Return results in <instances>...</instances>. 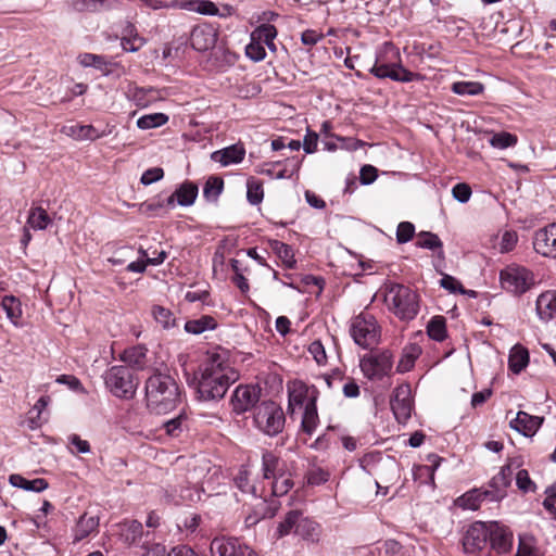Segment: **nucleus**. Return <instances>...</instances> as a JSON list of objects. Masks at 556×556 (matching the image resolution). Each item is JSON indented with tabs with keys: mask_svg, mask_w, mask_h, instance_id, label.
<instances>
[{
	"mask_svg": "<svg viewBox=\"0 0 556 556\" xmlns=\"http://www.w3.org/2000/svg\"><path fill=\"white\" fill-rule=\"evenodd\" d=\"M200 372L198 393L204 401L223 399L229 387L239 379L224 350L207 353Z\"/></svg>",
	"mask_w": 556,
	"mask_h": 556,
	"instance_id": "obj_1",
	"label": "nucleus"
},
{
	"mask_svg": "<svg viewBox=\"0 0 556 556\" xmlns=\"http://www.w3.org/2000/svg\"><path fill=\"white\" fill-rule=\"evenodd\" d=\"M180 390L176 380L166 374L155 372L146 382L148 408L155 414H166L180 402Z\"/></svg>",
	"mask_w": 556,
	"mask_h": 556,
	"instance_id": "obj_2",
	"label": "nucleus"
},
{
	"mask_svg": "<svg viewBox=\"0 0 556 556\" xmlns=\"http://www.w3.org/2000/svg\"><path fill=\"white\" fill-rule=\"evenodd\" d=\"M369 73L379 79L410 83L424 79V76L408 71L401 63L400 50L392 42H383L377 50L375 63Z\"/></svg>",
	"mask_w": 556,
	"mask_h": 556,
	"instance_id": "obj_3",
	"label": "nucleus"
},
{
	"mask_svg": "<svg viewBox=\"0 0 556 556\" xmlns=\"http://www.w3.org/2000/svg\"><path fill=\"white\" fill-rule=\"evenodd\" d=\"M383 301L390 312L402 320L414 319L419 311L418 295L404 285L389 282L381 288Z\"/></svg>",
	"mask_w": 556,
	"mask_h": 556,
	"instance_id": "obj_4",
	"label": "nucleus"
},
{
	"mask_svg": "<svg viewBox=\"0 0 556 556\" xmlns=\"http://www.w3.org/2000/svg\"><path fill=\"white\" fill-rule=\"evenodd\" d=\"M250 498L248 505L251 513L245 518L248 526L257 523L261 519L271 518L280 506L279 497L287 494L286 489H242Z\"/></svg>",
	"mask_w": 556,
	"mask_h": 556,
	"instance_id": "obj_5",
	"label": "nucleus"
},
{
	"mask_svg": "<svg viewBox=\"0 0 556 556\" xmlns=\"http://www.w3.org/2000/svg\"><path fill=\"white\" fill-rule=\"evenodd\" d=\"M285 422V413L277 403L264 401L255 406L253 424L263 433L275 437L283 430Z\"/></svg>",
	"mask_w": 556,
	"mask_h": 556,
	"instance_id": "obj_6",
	"label": "nucleus"
},
{
	"mask_svg": "<svg viewBox=\"0 0 556 556\" xmlns=\"http://www.w3.org/2000/svg\"><path fill=\"white\" fill-rule=\"evenodd\" d=\"M350 333L355 344L363 349H372L380 341L381 328L374 315L362 312L352 318Z\"/></svg>",
	"mask_w": 556,
	"mask_h": 556,
	"instance_id": "obj_7",
	"label": "nucleus"
},
{
	"mask_svg": "<svg viewBox=\"0 0 556 556\" xmlns=\"http://www.w3.org/2000/svg\"><path fill=\"white\" fill-rule=\"evenodd\" d=\"M105 387L110 392L121 399H131L137 390L138 382L132 371L123 365L110 367L103 375Z\"/></svg>",
	"mask_w": 556,
	"mask_h": 556,
	"instance_id": "obj_8",
	"label": "nucleus"
},
{
	"mask_svg": "<svg viewBox=\"0 0 556 556\" xmlns=\"http://www.w3.org/2000/svg\"><path fill=\"white\" fill-rule=\"evenodd\" d=\"M359 367L369 380H381L392 370L393 355L389 350L368 353L359 359Z\"/></svg>",
	"mask_w": 556,
	"mask_h": 556,
	"instance_id": "obj_9",
	"label": "nucleus"
},
{
	"mask_svg": "<svg viewBox=\"0 0 556 556\" xmlns=\"http://www.w3.org/2000/svg\"><path fill=\"white\" fill-rule=\"evenodd\" d=\"M501 286L513 294L526 293L534 283L532 273L523 266L511 264L500 273Z\"/></svg>",
	"mask_w": 556,
	"mask_h": 556,
	"instance_id": "obj_10",
	"label": "nucleus"
},
{
	"mask_svg": "<svg viewBox=\"0 0 556 556\" xmlns=\"http://www.w3.org/2000/svg\"><path fill=\"white\" fill-rule=\"evenodd\" d=\"M504 495L503 489H469L454 500V506L463 510H477L484 500L497 501Z\"/></svg>",
	"mask_w": 556,
	"mask_h": 556,
	"instance_id": "obj_11",
	"label": "nucleus"
},
{
	"mask_svg": "<svg viewBox=\"0 0 556 556\" xmlns=\"http://www.w3.org/2000/svg\"><path fill=\"white\" fill-rule=\"evenodd\" d=\"M262 470L265 480H271V486H276L279 479L281 486H293V482L286 476V463L273 452H265L262 456Z\"/></svg>",
	"mask_w": 556,
	"mask_h": 556,
	"instance_id": "obj_12",
	"label": "nucleus"
},
{
	"mask_svg": "<svg viewBox=\"0 0 556 556\" xmlns=\"http://www.w3.org/2000/svg\"><path fill=\"white\" fill-rule=\"evenodd\" d=\"M490 522L476 521L466 531L463 546L466 553H476L488 545L490 536Z\"/></svg>",
	"mask_w": 556,
	"mask_h": 556,
	"instance_id": "obj_13",
	"label": "nucleus"
},
{
	"mask_svg": "<svg viewBox=\"0 0 556 556\" xmlns=\"http://www.w3.org/2000/svg\"><path fill=\"white\" fill-rule=\"evenodd\" d=\"M391 409L400 424H406L410 418L413 401L409 384H401L395 388L391 399Z\"/></svg>",
	"mask_w": 556,
	"mask_h": 556,
	"instance_id": "obj_14",
	"label": "nucleus"
},
{
	"mask_svg": "<svg viewBox=\"0 0 556 556\" xmlns=\"http://www.w3.org/2000/svg\"><path fill=\"white\" fill-rule=\"evenodd\" d=\"M533 248L545 257L556 258V223H551L534 232Z\"/></svg>",
	"mask_w": 556,
	"mask_h": 556,
	"instance_id": "obj_15",
	"label": "nucleus"
},
{
	"mask_svg": "<svg viewBox=\"0 0 556 556\" xmlns=\"http://www.w3.org/2000/svg\"><path fill=\"white\" fill-rule=\"evenodd\" d=\"M260 400V389L253 386H238L231 396L232 410L237 414H243L255 408Z\"/></svg>",
	"mask_w": 556,
	"mask_h": 556,
	"instance_id": "obj_16",
	"label": "nucleus"
},
{
	"mask_svg": "<svg viewBox=\"0 0 556 556\" xmlns=\"http://www.w3.org/2000/svg\"><path fill=\"white\" fill-rule=\"evenodd\" d=\"M213 556H256L255 553L237 539L215 538L211 543Z\"/></svg>",
	"mask_w": 556,
	"mask_h": 556,
	"instance_id": "obj_17",
	"label": "nucleus"
},
{
	"mask_svg": "<svg viewBox=\"0 0 556 556\" xmlns=\"http://www.w3.org/2000/svg\"><path fill=\"white\" fill-rule=\"evenodd\" d=\"M217 29L211 24H200L192 28L190 45L197 51L213 49L217 41Z\"/></svg>",
	"mask_w": 556,
	"mask_h": 556,
	"instance_id": "obj_18",
	"label": "nucleus"
},
{
	"mask_svg": "<svg viewBox=\"0 0 556 556\" xmlns=\"http://www.w3.org/2000/svg\"><path fill=\"white\" fill-rule=\"evenodd\" d=\"M489 544L491 549L498 555L510 552L513 547V533L505 527L496 521H491L490 525Z\"/></svg>",
	"mask_w": 556,
	"mask_h": 556,
	"instance_id": "obj_19",
	"label": "nucleus"
},
{
	"mask_svg": "<svg viewBox=\"0 0 556 556\" xmlns=\"http://www.w3.org/2000/svg\"><path fill=\"white\" fill-rule=\"evenodd\" d=\"M204 489H166L164 500L176 506L198 503L202 498Z\"/></svg>",
	"mask_w": 556,
	"mask_h": 556,
	"instance_id": "obj_20",
	"label": "nucleus"
},
{
	"mask_svg": "<svg viewBox=\"0 0 556 556\" xmlns=\"http://www.w3.org/2000/svg\"><path fill=\"white\" fill-rule=\"evenodd\" d=\"M197 195V185L190 181L184 182L174 193L166 198L167 207L174 208L176 202L181 206H190L194 203Z\"/></svg>",
	"mask_w": 556,
	"mask_h": 556,
	"instance_id": "obj_21",
	"label": "nucleus"
},
{
	"mask_svg": "<svg viewBox=\"0 0 556 556\" xmlns=\"http://www.w3.org/2000/svg\"><path fill=\"white\" fill-rule=\"evenodd\" d=\"M245 156V149L243 144L236 143L224 149L214 151L211 154V160L219 163L222 166L226 167L232 164H239L243 161Z\"/></svg>",
	"mask_w": 556,
	"mask_h": 556,
	"instance_id": "obj_22",
	"label": "nucleus"
},
{
	"mask_svg": "<svg viewBox=\"0 0 556 556\" xmlns=\"http://www.w3.org/2000/svg\"><path fill=\"white\" fill-rule=\"evenodd\" d=\"M543 420V417L532 416L520 410L516 418L510 421V427L526 437H531L539 430Z\"/></svg>",
	"mask_w": 556,
	"mask_h": 556,
	"instance_id": "obj_23",
	"label": "nucleus"
},
{
	"mask_svg": "<svg viewBox=\"0 0 556 556\" xmlns=\"http://www.w3.org/2000/svg\"><path fill=\"white\" fill-rule=\"evenodd\" d=\"M535 309L539 318L547 323L556 318V290H548L536 299Z\"/></svg>",
	"mask_w": 556,
	"mask_h": 556,
	"instance_id": "obj_24",
	"label": "nucleus"
},
{
	"mask_svg": "<svg viewBox=\"0 0 556 556\" xmlns=\"http://www.w3.org/2000/svg\"><path fill=\"white\" fill-rule=\"evenodd\" d=\"M2 311L5 312L7 318L13 326L23 328L27 324L20 299L13 295L2 296Z\"/></svg>",
	"mask_w": 556,
	"mask_h": 556,
	"instance_id": "obj_25",
	"label": "nucleus"
},
{
	"mask_svg": "<svg viewBox=\"0 0 556 556\" xmlns=\"http://www.w3.org/2000/svg\"><path fill=\"white\" fill-rule=\"evenodd\" d=\"M63 132L77 140H96L108 136L110 130H99L92 125L73 124L63 127Z\"/></svg>",
	"mask_w": 556,
	"mask_h": 556,
	"instance_id": "obj_26",
	"label": "nucleus"
},
{
	"mask_svg": "<svg viewBox=\"0 0 556 556\" xmlns=\"http://www.w3.org/2000/svg\"><path fill=\"white\" fill-rule=\"evenodd\" d=\"M184 8L202 15L226 17L231 14V8L226 7V12H220L217 5L210 0H192L189 1Z\"/></svg>",
	"mask_w": 556,
	"mask_h": 556,
	"instance_id": "obj_27",
	"label": "nucleus"
},
{
	"mask_svg": "<svg viewBox=\"0 0 556 556\" xmlns=\"http://www.w3.org/2000/svg\"><path fill=\"white\" fill-rule=\"evenodd\" d=\"M99 527V518L97 516H88V514H84L78 519L75 529H74V541L78 542L91 533L97 532Z\"/></svg>",
	"mask_w": 556,
	"mask_h": 556,
	"instance_id": "obj_28",
	"label": "nucleus"
},
{
	"mask_svg": "<svg viewBox=\"0 0 556 556\" xmlns=\"http://www.w3.org/2000/svg\"><path fill=\"white\" fill-rule=\"evenodd\" d=\"M147 353L148 349L142 344H138L126 349L121 355V359L129 366L143 369L147 363Z\"/></svg>",
	"mask_w": 556,
	"mask_h": 556,
	"instance_id": "obj_29",
	"label": "nucleus"
},
{
	"mask_svg": "<svg viewBox=\"0 0 556 556\" xmlns=\"http://www.w3.org/2000/svg\"><path fill=\"white\" fill-rule=\"evenodd\" d=\"M319 418L317 413L316 400L314 397H311L305 403L301 422L302 430L311 435L316 430Z\"/></svg>",
	"mask_w": 556,
	"mask_h": 556,
	"instance_id": "obj_30",
	"label": "nucleus"
},
{
	"mask_svg": "<svg viewBox=\"0 0 556 556\" xmlns=\"http://www.w3.org/2000/svg\"><path fill=\"white\" fill-rule=\"evenodd\" d=\"M294 533L303 540L317 542L320 536V526L307 517H301Z\"/></svg>",
	"mask_w": 556,
	"mask_h": 556,
	"instance_id": "obj_31",
	"label": "nucleus"
},
{
	"mask_svg": "<svg viewBox=\"0 0 556 556\" xmlns=\"http://www.w3.org/2000/svg\"><path fill=\"white\" fill-rule=\"evenodd\" d=\"M520 467L518 459H510L503 466L500 472L493 477L490 486H510L513 478H515L516 470Z\"/></svg>",
	"mask_w": 556,
	"mask_h": 556,
	"instance_id": "obj_32",
	"label": "nucleus"
},
{
	"mask_svg": "<svg viewBox=\"0 0 556 556\" xmlns=\"http://www.w3.org/2000/svg\"><path fill=\"white\" fill-rule=\"evenodd\" d=\"M529 363V352L526 348L517 344L509 353L508 367L514 374H520Z\"/></svg>",
	"mask_w": 556,
	"mask_h": 556,
	"instance_id": "obj_33",
	"label": "nucleus"
},
{
	"mask_svg": "<svg viewBox=\"0 0 556 556\" xmlns=\"http://www.w3.org/2000/svg\"><path fill=\"white\" fill-rule=\"evenodd\" d=\"M153 91V88H144L139 87L135 84H129L126 89V96L136 105L144 108L148 106L149 103L151 102L152 97H150V93H152Z\"/></svg>",
	"mask_w": 556,
	"mask_h": 556,
	"instance_id": "obj_34",
	"label": "nucleus"
},
{
	"mask_svg": "<svg viewBox=\"0 0 556 556\" xmlns=\"http://www.w3.org/2000/svg\"><path fill=\"white\" fill-rule=\"evenodd\" d=\"M78 63L84 67H94L101 71L104 75H109L110 71L108 66L110 62L104 55L93 53H80L77 58Z\"/></svg>",
	"mask_w": 556,
	"mask_h": 556,
	"instance_id": "obj_35",
	"label": "nucleus"
},
{
	"mask_svg": "<svg viewBox=\"0 0 556 556\" xmlns=\"http://www.w3.org/2000/svg\"><path fill=\"white\" fill-rule=\"evenodd\" d=\"M216 327V320L208 315L201 316L199 319L188 320L185 324V330L192 334H201L206 330H214Z\"/></svg>",
	"mask_w": 556,
	"mask_h": 556,
	"instance_id": "obj_36",
	"label": "nucleus"
},
{
	"mask_svg": "<svg viewBox=\"0 0 556 556\" xmlns=\"http://www.w3.org/2000/svg\"><path fill=\"white\" fill-rule=\"evenodd\" d=\"M270 249L282 261L287 268H294L296 261L293 250L289 244L279 240H273L270 241Z\"/></svg>",
	"mask_w": 556,
	"mask_h": 556,
	"instance_id": "obj_37",
	"label": "nucleus"
},
{
	"mask_svg": "<svg viewBox=\"0 0 556 556\" xmlns=\"http://www.w3.org/2000/svg\"><path fill=\"white\" fill-rule=\"evenodd\" d=\"M421 350L416 344H410L406 346L403 351V355L399 361L396 366V370L401 374L409 371L414 365L415 361L419 357Z\"/></svg>",
	"mask_w": 556,
	"mask_h": 556,
	"instance_id": "obj_38",
	"label": "nucleus"
},
{
	"mask_svg": "<svg viewBox=\"0 0 556 556\" xmlns=\"http://www.w3.org/2000/svg\"><path fill=\"white\" fill-rule=\"evenodd\" d=\"M428 336L438 342L446 338V320L443 316H433L427 325Z\"/></svg>",
	"mask_w": 556,
	"mask_h": 556,
	"instance_id": "obj_39",
	"label": "nucleus"
},
{
	"mask_svg": "<svg viewBox=\"0 0 556 556\" xmlns=\"http://www.w3.org/2000/svg\"><path fill=\"white\" fill-rule=\"evenodd\" d=\"M451 90L458 96H479L484 91V86L480 81H455Z\"/></svg>",
	"mask_w": 556,
	"mask_h": 556,
	"instance_id": "obj_40",
	"label": "nucleus"
},
{
	"mask_svg": "<svg viewBox=\"0 0 556 556\" xmlns=\"http://www.w3.org/2000/svg\"><path fill=\"white\" fill-rule=\"evenodd\" d=\"M134 31L135 27L131 24L124 30L125 36L122 38V47L125 51L136 52L144 45V39L138 34H132Z\"/></svg>",
	"mask_w": 556,
	"mask_h": 556,
	"instance_id": "obj_41",
	"label": "nucleus"
},
{
	"mask_svg": "<svg viewBox=\"0 0 556 556\" xmlns=\"http://www.w3.org/2000/svg\"><path fill=\"white\" fill-rule=\"evenodd\" d=\"M51 223V218L42 207L31 208L27 218V224L35 230H43Z\"/></svg>",
	"mask_w": 556,
	"mask_h": 556,
	"instance_id": "obj_42",
	"label": "nucleus"
},
{
	"mask_svg": "<svg viewBox=\"0 0 556 556\" xmlns=\"http://www.w3.org/2000/svg\"><path fill=\"white\" fill-rule=\"evenodd\" d=\"M151 314L154 320L163 328L170 329L176 327V318L174 314L168 309L160 305H154L151 309Z\"/></svg>",
	"mask_w": 556,
	"mask_h": 556,
	"instance_id": "obj_43",
	"label": "nucleus"
},
{
	"mask_svg": "<svg viewBox=\"0 0 556 556\" xmlns=\"http://www.w3.org/2000/svg\"><path fill=\"white\" fill-rule=\"evenodd\" d=\"M224 189V180L217 176H211L203 188V197L210 202H216Z\"/></svg>",
	"mask_w": 556,
	"mask_h": 556,
	"instance_id": "obj_44",
	"label": "nucleus"
},
{
	"mask_svg": "<svg viewBox=\"0 0 556 556\" xmlns=\"http://www.w3.org/2000/svg\"><path fill=\"white\" fill-rule=\"evenodd\" d=\"M121 535L128 544L135 543L142 535V523L138 520H129L122 523Z\"/></svg>",
	"mask_w": 556,
	"mask_h": 556,
	"instance_id": "obj_45",
	"label": "nucleus"
},
{
	"mask_svg": "<svg viewBox=\"0 0 556 556\" xmlns=\"http://www.w3.org/2000/svg\"><path fill=\"white\" fill-rule=\"evenodd\" d=\"M168 122V116L164 113H152L142 115L137 119V127L143 130L161 127Z\"/></svg>",
	"mask_w": 556,
	"mask_h": 556,
	"instance_id": "obj_46",
	"label": "nucleus"
},
{
	"mask_svg": "<svg viewBox=\"0 0 556 556\" xmlns=\"http://www.w3.org/2000/svg\"><path fill=\"white\" fill-rule=\"evenodd\" d=\"M301 517L302 514L300 510H290L277 527L278 536L281 538L294 532Z\"/></svg>",
	"mask_w": 556,
	"mask_h": 556,
	"instance_id": "obj_47",
	"label": "nucleus"
},
{
	"mask_svg": "<svg viewBox=\"0 0 556 556\" xmlns=\"http://www.w3.org/2000/svg\"><path fill=\"white\" fill-rule=\"evenodd\" d=\"M518 142V138L516 135L507 132V131H501L497 134H494L490 140L489 143L496 149H507L515 147Z\"/></svg>",
	"mask_w": 556,
	"mask_h": 556,
	"instance_id": "obj_48",
	"label": "nucleus"
},
{
	"mask_svg": "<svg viewBox=\"0 0 556 556\" xmlns=\"http://www.w3.org/2000/svg\"><path fill=\"white\" fill-rule=\"evenodd\" d=\"M416 247L428 250H437L441 249L443 243L441 239L432 232L421 231L417 235Z\"/></svg>",
	"mask_w": 556,
	"mask_h": 556,
	"instance_id": "obj_49",
	"label": "nucleus"
},
{
	"mask_svg": "<svg viewBox=\"0 0 556 556\" xmlns=\"http://www.w3.org/2000/svg\"><path fill=\"white\" fill-rule=\"evenodd\" d=\"M263 185L255 178H249L247 181V199L250 204L257 205L263 201Z\"/></svg>",
	"mask_w": 556,
	"mask_h": 556,
	"instance_id": "obj_50",
	"label": "nucleus"
},
{
	"mask_svg": "<svg viewBox=\"0 0 556 556\" xmlns=\"http://www.w3.org/2000/svg\"><path fill=\"white\" fill-rule=\"evenodd\" d=\"M307 397V389L302 382H293L289 387V407L293 405L305 406Z\"/></svg>",
	"mask_w": 556,
	"mask_h": 556,
	"instance_id": "obj_51",
	"label": "nucleus"
},
{
	"mask_svg": "<svg viewBox=\"0 0 556 556\" xmlns=\"http://www.w3.org/2000/svg\"><path fill=\"white\" fill-rule=\"evenodd\" d=\"M165 207H167L166 198L157 197L140 203L139 211L148 216H159V212Z\"/></svg>",
	"mask_w": 556,
	"mask_h": 556,
	"instance_id": "obj_52",
	"label": "nucleus"
},
{
	"mask_svg": "<svg viewBox=\"0 0 556 556\" xmlns=\"http://www.w3.org/2000/svg\"><path fill=\"white\" fill-rule=\"evenodd\" d=\"M152 553L159 556H199L192 548L186 545L174 547L169 554H166V548L164 545L155 544L152 547Z\"/></svg>",
	"mask_w": 556,
	"mask_h": 556,
	"instance_id": "obj_53",
	"label": "nucleus"
},
{
	"mask_svg": "<svg viewBox=\"0 0 556 556\" xmlns=\"http://www.w3.org/2000/svg\"><path fill=\"white\" fill-rule=\"evenodd\" d=\"M518 242V235L515 230H505L498 242V250L501 253H508L513 251Z\"/></svg>",
	"mask_w": 556,
	"mask_h": 556,
	"instance_id": "obj_54",
	"label": "nucleus"
},
{
	"mask_svg": "<svg viewBox=\"0 0 556 556\" xmlns=\"http://www.w3.org/2000/svg\"><path fill=\"white\" fill-rule=\"evenodd\" d=\"M415 235V226L410 222H401L396 228V241L400 244L407 243Z\"/></svg>",
	"mask_w": 556,
	"mask_h": 556,
	"instance_id": "obj_55",
	"label": "nucleus"
},
{
	"mask_svg": "<svg viewBox=\"0 0 556 556\" xmlns=\"http://www.w3.org/2000/svg\"><path fill=\"white\" fill-rule=\"evenodd\" d=\"M255 34L260 40L264 41L270 48L274 45L273 40L277 36V30L275 26L270 24H263L256 28Z\"/></svg>",
	"mask_w": 556,
	"mask_h": 556,
	"instance_id": "obj_56",
	"label": "nucleus"
},
{
	"mask_svg": "<svg viewBox=\"0 0 556 556\" xmlns=\"http://www.w3.org/2000/svg\"><path fill=\"white\" fill-rule=\"evenodd\" d=\"M517 556H541V553L533 545L532 538L523 536L519 540Z\"/></svg>",
	"mask_w": 556,
	"mask_h": 556,
	"instance_id": "obj_57",
	"label": "nucleus"
},
{
	"mask_svg": "<svg viewBox=\"0 0 556 556\" xmlns=\"http://www.w3.org/2000/svg\"><path fill=\"white\" fill-rule=\"evenodd\" d=\"M329 472L319 467L312 468L307 473V482L309 486H315L328 482Z\"/></svg>",
	"mask_w": 556,
	"mask_h": 556,
	"instance_id": "obj_58",
	"label": "nucleus"
},
{
	"mask_svg": "<svg viewBox=\"0 0 556 556\" xmlns=\"http://www.w3.org/2000/svg\"><path fill=\"white\" fill-rule=\"evenodd\" d=\"M102 5V0H72L71 7L76 12H93Z\"/></svg>",
	"mask_w": 556,
	"mask_h": 556,
	"instance_id": "obj_59",
	"label": "nucleus"
},
{
	"mask_svg": "<svg viewBox=\"0 0 556 556\" xmlns=\"http://www.w3.org/2000/svg\"><path fill=\"white\" fill-rule=\"evenodd\" d=\"M440 286L452 292V293H465L466 289L463 287V285L453 276L451 275H443L440 280Z\"/></svg>",
	"mask_w": 556,
	"mask_h": 556,
	"instance_id": "obj_60",
	"label": "nucleus"
},
{
	"mask_svg": "<svg viewBox=\"0 0 556 556\" xmlns=\"http://www.w3.org/2000/svg\"><path fill=\"white\" fill-rule=\"evenodd\" d=\"M9 482L12 486H48L43 479L27 480L20 475H11Z\"/></svg>",
	"mask_w": 556,
	"mask_h": 556,
	"instance_id": "obj_61",
	"label": "nucleus"
},
{
	"mask_svg": "<svg viewBox=\"0 0 556 556\" xmlns=\"http://www.w3.org/2000/svg\"><path fill=\"white\" fill-rule=\"evenodd\" d=\"M308 352L318 365H324L327 362L325 346L319 340L313 341L308 346Z\"/></svg>",
	"mask_w": 556,
	"mask_h": 556,
	"instance_id": "obj_62",
	"label": "nucleus"
},
{
	"mask_svg": "<svg viewBox=\"0 0 556 556\" xmlns=\"http://www.w3.org/2000/svg\"><path fill=\"white\" fill-rule=\"evenodd\" d=\"M471 193V188L465 182L456 184L452 189L453 198L460 203H467Z\"/></svg>",
	"mask_w": 556,
	"mask_h": 556,
	"instance_id": "obj_63",
	"label": "nucleus"
},
{
	"mask_svg": "<svg viewBox=\"0 0 556 556\" xmlns=\"http://www.w3.org/2000/svg\"><path fill=\"white\" fill-rule=\"evenodd\" d=\"M164 176V170L161 167H152L143 172L140 178V182L144 186H149L153 182L161 180Z\"/></svg>",
	"mask_w": 556,
	"mask_h": 556,
	"instance_id": "obj_64",
	"label": "nucleus"
}]
</instances>
